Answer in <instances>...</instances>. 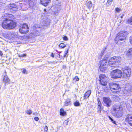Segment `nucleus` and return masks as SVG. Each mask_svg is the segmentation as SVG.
I'll list each match as a JSON object with an SVG mask.
<instances>
[{
  "mask_svg": "<svg viewBox=\"0 0 132 132\" xmlns=\"http://www.w3.org/2000/svg\"><path fill=\"white\" fill-rule=\"evenodd\" d=\"M36 26H35V27H33V29H35V28H36Z\"/></svg>",
  "mask_w": 132,
  "mask_h": 132,
  "instance_id": "obj_53",
  "label": "nucleus"
},
{
  "mask_svg": "<svg viewBox=\"0 0 132 132\" xmlns=\"http://www.w3.org/2000/svg\"><path fill=\"white\" fill-rule=\"evenodd\" d=\"M125 120L129 125L132 126V114L127 115Z\"/></svg>",
  "mask_w": 132,
  "mask_h": 132,
  "instance_id": "obj_11",
  "label": "nucleus"
},
{
  "mask_svg": "<svg viewBox=\"0 0 132 132\" xmlns=\"http://www.w3.org/2000/svg\"><path fill=\"white\" fill-rule=\"evenodd\" d=\"M59 46L61 48H64L66 46L65 44L63 43H60Z\"/></svg>",
  "mask_w": 132,
  "mask_h": 132,
  "instance_id": "obj_26",
  "label": "nucleus"
},
{
  "mask_svg": "<svg viewBox=\"0 0 132 132\" xmlns=\"http://www.w3.org/2000/svg\"><path fill=\"white\" fill-rule=\"evenodd\" d=\"M69 50V48H67V49H66L65 51L64 52V55H63V56L64 57H65L66 56V55L67 54V53L68 52Z\"/></svg>",
  "mask_w": 132,
  "mask_h": 132,
  "instance_id": "obj_31",
  "label": "nucleus"
},
{
  "mask_svg": "<svg viewBox=\"0 0 132 132\" xmlns=\"http://www.w3.org/2000/svg\"><path fill=\"white\" fill-rule=\"evenodd\" d=\"M33 114L35 116H37V112H36L34 113H33Z\"/></svg>",
  "mask_w": 132,
  "mask_h": 132,
  "instance_id": "obj_49",
  "label": "nucleus"
},
{
  "mask_svg": "<svg viewBox=\"0 0 132 132\" xmlns=\"http://www.w3.org/2000/svg\"><path fill=\"white\" fill-rule=\"evenodd\" d=\"M19 4L20 5V6H21V5H22V4Z\"/></svg>",
  "mask_w": 132,
  "mask_h": 132,
  "instance_id": "obj_55",
  "label": "nucleus"
},
{
  "mask_svg": "<svg viewBox=\"0 0 132 132\" xmlns=\"http://www.w3.org/2000/svg\"><path fill=\"white\" fill-rule=\"evenodd\" d=\"M115 10L116 12L118 13H119L121 11V10L118 8H115Z\"/></svg>",
  "mask_w": 132,
  "mask_h": 132,
  "instance_id": "obj_38",
  "label": "nucleus"
},
{
  "mask_svg": "<svg viewBox=\"0 0 132 132\" xmlns=\"http://www.w3.org/2000/svg\"><path fill=\"white\" fill-rule=\"evenodd\" d=\"M101 110V107H98V113H100Z\"/></svg>",
  "mask_w": 132,
  "mask_h": 132,
  "instance_id": "obj_43",
  "label": "nucleus"
},
{
  "mask_svg": "<svg viewBox=\"0 0 132 132\" xmlns=\"http://www.w3.org/2000/svg\"><path fill=\"white\" fill-rule=\"evenodd\" d=\"M50 2L51 0H40L41 3L45 6H47Z\"/></svg>",
  "mask_w": 132,
  "mask_h": 132,
  "instance_id": "obj_17",
  "label": "nucleus"
},
{
  "mask_svg": "<svg viewBox=\"0 0 132 132\" xmlns=\"http://www.w3.org/2000/svg\"><path fill=\"white\" fill-rule=\"evenodd\" d=\"M37 32V30L36 29H35V30L34 31L32 30L31 33L33 35H35L36 34V32Z\"/></svg>",
  "mask_w": 132,
  "mask_h": 132,
  "instance_id": "obj_35",
  "label": "nucleus"
},
{
  "mask_svg": "<svg viewBox=\"0 0 132 132\" xmlns=\"http://www.w3.org/2000/svg\"><path fill=\"white\" fill-rule=\"evenodd\" d=\"M10 80L6 75V72L5 70V75L3 79V82L5 84V85L7 84H9Z\"/></svg>",
  "mask_w": 132,
  "mask_h": 132,
  "instance_id": "obj_13",
  "label": "nucleus"
},
{
  "mask_svg": "<svg viewBox=\"0 0 132 132\" xmlns=\"http://www.w3.org/2000/svg\"><path fill=\"white\" fill-rule=\"evenodd\" d=\"M129 41L130 44L132 45V36L130 37Z\"/></svg>",
  "mask_w": 132,
  "mask_h": 132,
  "instance_id": "obj_44",
  "label": "nucleus"
},
{
  "mask_svg": "<svg viewBox=\"0 0 132 132\" xmlns=\"http://www.w3.org/2000/svg\"><path fill=\"white\" fill-rule=\"evenodd\" d=\"M109 86L111 91L113 93H117L121 90L119 85L113 82L110 83Z\"/></svg>",
  "mask_w": 132,
  "mask_h": 132,
  "instance_id": "obj_3",
  "label": "nucleus"
},
{
  "mask_svg": "<svg viewBox=\"0 0 132 132\" xmlns=\"http://www.w3.org/2000/svg\"><path fill=\"white\" fill-rule=\"evenodd\" d=\"M2 26L5 29L9 30L13 29L16 26V23L12 20L7 18H4Z\"/></svg>",
  "mask_w": 132,
  "mask_h": 132,
  "instance_id": "obj_1",
  "label": "nucleus"
},
{
  "mask_svg": "<svg viewBox=\"0 0 132 132\" xmlns=\"http://www.w3.org/2000/svg\"><path fill=\"white\" fill-rule=\"evenodd\" d=\"M108 117L109 118L110 120H111L112 121V122L114 124H116V122L113 120V119L110 116H108Z\"/></svg>",
  "mask_w": 132,
  "mask_h": 132,
  "instance_id": "obj_40",
  "label": "nucleus"
},
{
  "mask_svg": "<svg viewBox=\"0 0 132 132\" xmlns=\"http://www.w3.org/2000/svg\"><path fill=\"white\" fill-rule=\"evenodd\" d=\"M126 105V103L125 102H121L120 105V108H123Z\"/></svg>",
  "mask_w": 132,
  "mask_h": 132,
  "instance_id": "obj_25",
  "label": "nucleus"
},
{
  "mask_svg": "<svg viewBox=\"0 0 132 132\" xmlns=\"http://www.w3.org/2000/svg\"><path fill=\"white\" fill-rule=\"evenodd\" d=\"M92 6V4L91 1H89L87 3V6L88 8L90 9Z\"/></svg>",
  "mask_w": 132,
  "mask_h": 132,
  "instance_id": "obj_27",
  "label": "nucleus"
},
{
  "mask_svg": "<svg viewBox=\"0 0 132 132\" xmlns=\"http://www.w3.org/2000/svg\"><path fill=\"white\" fill-rule=\"evenodd\" d=\"M123 15H122V16H121V18H122L123 16Z\"/></svg>",
  "mask_w": 132,
  "mask_h": 132,
  "instance_id": "obj_54",
  "label": "nucleus"
},
{
  "mask_svg": "<svg viewBox=\"0 0 132 132\" xmlns=\"http://www.w3.org/2000/svg\"><path fill=\"white\" fill-rule=\"evenodd\" d=\"M121 61L120 57H116L114 56L112 57L109 61V65L111 67H115V65L111 66L112 65H118Z\"/></svg>",
  "mask_w": 132,
  "mask_h": 132,
  "instance_id": "obj_2",
  "label": "nucleus"
},
{
  "mask_svg": "<svg viewBox=\"0 0 132 132\" xmlns=\"http://www.w3.org/2000/svg\"><path fill=\"white\" fill-rule=\"evenodd\" d=\"M8 7L9 9H11V11L12 10L14 11H16L18 9L17 5L13 3H11Z\"/></svg>",
  "mask_w": 132,
  "mask_h": 132,
  "instance_id": "obj_12",
  "label": "nucleus"
},
{
  "mask_svg": "<svg viewBox=\"0 0 132 132\" xmlns=\"http://www.w3.org/2000/svg\"><path fill=\"white\" fill-rule=\"evenodd\" d=\"M48 130V128L46 126H45L44 128V132H47V131Z\"/></svg>",
  "mask_w": 132,
  "mask_h": 132,
  "instance_id": "obj_37",
  "label": "nucleus"
},
{
  "mask_svg": "<svg viewBox=\"0 0 132 132\" xmlns=\"http://www.w3.org/2000/svg\"><path fill=\"white\" fill-rule=\"evenodd\" d=\"M39 119V118L37 117H35L34 118V119L36 121H38Z\"/></svg>",
  "mask_w": 132,
  "mask_h": 132,
  "instance_id": "obj_45",
  "label": "nucleus"
},
{
  "mask_svg": "<svg viewBox=\"0 0 132 132\" xmlns=\"http://www.w3.org/2000/svg\"><path fill=\"white\" fill-rule=\"evenodd\" d=\"M2 55V53L1 51H0V55Z\"/></svg>",
  "mask_w": 132,
  "mask_h": 132,
  "instance_id": "obj_52",
  "label": "nucleus"
},
{
  "mask_svg": "<svg viewBox=\"0 0 132 132\" xmlns=\"http://www.w3.org/2000/svg\"><path fill=\"white\" fill-rule=\"evenodd\" d=\"M125 35L126 33L123 31H121L118 33L116 38L115 42L117 43L118 42L119 40L122 41L125 40L126 38Z\"/></svg>",
  "mask_w": 132,
  "mask_h": 132,
  "instance_id": "obj_6",
  "label": "nucleus"
},
{
  "mask_svg": "<svg viewBox=\"0 0 132 132\" xmlns=\"http://www.w3.org/2000/svg\"><path fill=\"white\" fill-rule=\"evenodd\" d=\"M69 122V121L67 120H65L64 122V123L66 125H67L68 124V122Z\"/></svg>",
  "mask_w": 132,
  "mask_h": 132,
  "instance_id": "obj_42",
  "label": "nucleus"
},
{
  "mask_svg": "<svg viewBox=\"0 0 132 132\" xmlns=\"http://www.w3.org/2000/svg\"><path fill=\"white\" fill-rule=\"evenodd\" d=\"M104 52H105L103 50L102 51L101 53V56H102L104 55Z\"/></svg>",
  "mask_w": 132,
  "mask_h": 132,
  "instance_id": "obj_47",
  "label": "nucleus"
},
{
  "mask_svg": "<svg viewBox=\"0 0 132 132\" xmlns=\"http://www.w3.org/2000/svg\"><path fill=\"white\" fill-rule=\"evenodd\" d=\"M20 8H21V9L23 10H27L26 9H24L23 8V9H22V7H21Z\"/></svg>",
  "mask_w": 132,
  "mask_h": 132,
  "instance_id": "obj_51",
  "label": "nucleus"
},
{
  "mask_svg": "<svg viewBox=\"0 0 132 132\" xmlns=\"http://www.w3.org/2000/svg\"><path fill=\"white\" fill-rule=\"evenodd\" d=\"M28 3L30 8H34L36 5L35 0H28Z\"/></svg>",
  "mask_w": 132,
  "mask_h": 132,
  "instance_id": "obj_14",
  "label": "nucleus"
},
{
  "mask_svg": "<svg viewBox=\"0 0 132 132\" xmlns=\"http://www.w3.org/2000/svg\"><path fill=\"white\" fill-rule=\"evenodd\" d=\"M74 105L76 106H79L80 105V104L78 101H76L74 102Z\"/></svg>",
  "mask_w": 132,
  "mask_h": 132,
  "instance_id": "obj_30",
  "label": "nucleus"
},
{
  "mask_svg": "<svg viewBox=\"0 0 132 132\" xmlns=\"http://www.w3.org/2000/svg\"><path fill=\"white\" fill-rule=\"evenodd\" d=\"M127 22L128 23L132 24V16L127 20Z\"/></svg>",
  "mask_w": 132,
  "mask_h": 132,
  "instance_id": "obj_29",
  "label": "nucleus"
},
{
  "mask_svg": "<svg viewBox=\"0 0 132 132\" xmlns=\"http://www.w3.org/2000/svg\"><path fill=\"white\" fill-rule=\"evenodd\" d=\"M75 79L76 80V81H78L79 80V78H78V76H76L75 78Z\"/></svg>",
  "mask_w": 132,
  "mask_h": 132,
  "instance_id": "obj_46",
  "label": "nucleus"
},
{
  "mask_svg": "<svg viewBox=\"0 0 132 132\" xmlns=\"http://www.w3.org/2000/svg\"><path fill=\"white\" fill-rule=\"evenodd\" d=\"M120 108L119 105L115 104L112 107V111L113 112L118 111L119 110Z\"/></svg>",
  "mask_w": 132,
  "mask_h": 132,
  "instance_id": "obj_15",
  "label": "nucleus"
},
{
  "mask_svg": "<svg viewBox=\"0 0 132 132\" xmlns=\"http://www.w3.org/2000/svg\"><path fill=\"white\" fill-rule=\"evenodd\" d=\"M103 100L105 105L107 107H109L111 105L112 101L109 98L104 97Z\"/></svg>",
  "mask_w": 132,
  "mask_h": 132,
  "instance_id": "obj_9",
  "label": "nucleus"
},
{
  "mask_svg": "<svg viewBox=\"0 0 132 132\" xmlns=\"http://www.w3.org/2000/svg\"><path fill=\"white\" fill-rule=\"evenodd\" d=\"M126 55L129 58L132 57V48L129 49L127 52Z\"/></svg>",
  "mask_w": 132,
  "mask_h": 132,
  "instance_id": "obj_16",
  "label": "nucleus"
},
{
  "mask_svg": "<svg viewBox=\"0 0 132 132\" xmlns=\"http://www.w3.org/2000/svg\"><path fill=\"white\" fill-rule=\"evenodd\" d=\"M60 5L59 4H56V9H57V11H59L60 10Z\"/></svg>",
  "mask_w": 132,
  "mask_h": 132,
  "instance_id": "obj_33",
  "label": "nucleus"
},
{
  "mask_svg": "<svg viewBox=\"0 0 132 132\" xmlns=\"http://www.w3.org/2000/svg\"><path fill=\"white\" fill-rule=\"evenodd\" d=\"M112 113L113 115L116 117H120L122 116V114L120 111L117 112V113H115L112 111Z\"/></svg>",
  "mask_w": 132,
  "mask_h": 132,
  "instance_id": "obj_18",
  "label": "nucleus"
},
{
  "mask_svg": "<svg viewBox=\"0 0 132 132\" xmlns=\"http://www.w3.org/2000/svg\"><path fill=\"white\" fill-rule=\"evenodd\" d=\"M12 35H13L12 33L11 32H9L4 34V36L5 37L9 39V38H10V37Z\"/></svg>",
  "mask_w": 132,
  "mask_h": 132,
  "instance_id": "obj_21",
  "label": "nucleus"
},
{
  "mask_svg": "<svg viewBox=\"0 0 132 132\" xmlns=\"http://www.w3.org/2000/svg\"><path fill=\"white\" fill-rule=\"evenodd\" d=\"M71 103L70 99H67L65 102V105L66 106H67L71 105Z\"/></svg>",
  "mask_w": 132,
  "mask_h": 132,
  "instance_id": "obj_23",
  "label": "nucleus"
},
{
  "mask_svg": "<svg viewBox=\"0 0 132 132\" xmlns=\"http://www.w3.org/2000/svg\"><path fill=\"white\" fill-rule=\"evenodd\" d=\"M123 77L127 78L130 77L131 73V70L130 68L128 67H125L123 68Z\"/></svg>",
  "mask_w": 132,
  "mask_h": 132,
  "instance_id": "obj_7",
  "label": "nucleus"
},
{
  "mask_svg": "<svg viewBox=\"0 0 132 132\" xmlns=\"http://www.w3.org/2000/svg\"><path fill=\"white\" fill-rule=\"evenodd\" d=\"M106 47H104L103 48V51H104V52L106 50Z\"/></svg>",
  "mask_w": 132,
  "mask_h": 132,
  "instance_id": "obj_50",
  "label": "nucleus"
},
{
  "mask_svg": "<svg viewBox=\"0 0 132 132\" xmlns=\"http://www.w3.org/2000/svg\"><path fill=\"white\" fill-rule=\"evenodd\" d=\"M112 0H108L106 3L107 5H108L109 6L111 4L112 2Z\"/></svg>",
  "mask_w": 132,
  "mask_h": 132,
  "instance_id": "obj_32",
  "label": "nucleus"
},
{
  "mask_svg": "<svg viewBox=\"0 0 132 132\" xmlns=\"http://www.w3.org/2000/svg\"><path fill=\"white\" fill-rule=\"evenodd\" d=\"M108 57V56L105 57L104 59L100 62V71L102 72H104L105 70L107 69V67L108 63L107 60Z\"/></svg>",
  "mask_w": 132,
  "mask_h": 132,
  "instance_id": "obj_4",
  "label": "nucleus"
},
{
  "mask_svg": "<svg viewBox=\"0 0 132 132\" xmlns=\"http://www.w3.org/2000/svg\"><path fill=\"white\" fill-rule=\"evenodd\" d=\"M122 74V72L119 69L113 70L111 73V77L115 79L121 78Z\"/></svg>",
  "mask_w": 132,
  "mask_h": 132,
  "instance_id": "obj_5",
  "label": "nucleus"
},
{
  "mask_svg": "<svg viewBox=\"0 0 132 132\" xmlns=\"http://www.w3.org/2000/svg\"><path fill=\"white\" fill-rule=\"evenodd\" d=\"M63 39L67 41L68 40V38L66 36H64L63 37Z\"/></svg>",
  "mask_w": 132,
  "mask_h": 132,
  "instance_id": "obj_41",
  "label": "nucleus"
},
{
  "mask_svg": "<svg viewBox=\"0 0 132 132\" xmlns=\"http://www.w3.org/2000/svg\"><path fill=\"white\" fill-rule=\"evenodd\" d=\"M132 63V62H131Z\"/></svg>",
  "mask_w": 132,
  "mask_h": 132,
  "instance_id": "obj_56",
  "label": "nucleus"
},
{
  "mask_svg": "<svg viewBox=\"0 0 132 132\" xmlns=\"http://www.w3.org/2000/svg\"><path fill=\"white\" fill-rule=\"evenodd\" d=\"M29 30L27 25L24 24L21 25L19 29V32L21 34H25L27 33Z\"/></svg>",
  "mask_w": 132,
  "mask_h": 132,
  "instance_id": "obj_8",
  "label": "nucleus"
},
{
  "mask_svg": "<svg viewBox=\"0 0 132 132\" xmlns=\"http://www.w3.org/2000/svg\"><path fill=\"white\" fill-rule=\"evenodd\" d=\"M26 54H19L18 55V56L20 57H22L26 56Z\"/></svg>",
  "mask_w": 132,
  "mask_h": 132,
  "instance_id": "obj_34",
  "label": "nucleus"
},
{
  "mask_svg": "<svg viewBox=\"0 0 132 132\" xmlns=\"http://www.w3.org/2000/svg\"><path fill=\"white\" fill-rule=\"evenodd\" d=\"M22 72L23 73H26L27 74V71H26V69H23L22 70Z\"/></svg>",
  "mask_w": 132,
  "mask_h": 132,
  "instance_id": "obj_36",
  "label": "nucleus"
},
{
  "mask_svg": "<svg viewBox=\"0 0 132 132\" xmlns=\"http://www.w3.org/2000/svg\"><path fill=\"white\" fill-rule=\"evenodd\" d=\"M51 56L52 57H54V56L53 54V53H52L51 55Z\"/></svg>",
  "mask_w": 132,
  "mask_h": 132,
  "instance_id": "obj_48",
  "label": "nucleus"
},
{
  "mask_svg": "<svg viewBox=\"0 0 132 132\" xmlns=\"http://www.w3.org/2000/svg\"><path fill=\"white\" fill-rule=\"evenodd\" d=\"M60 114L61 116H64L66 115V112L64 111L63 109H61L60 111Z\"/></svg>",
  "mask_w": 132,
  "mask_h": 132,
  "instance_id": "obj_24",
  "label": "nucleus"
},
{
  "mask_svg": "<svg viewBox=\"0 0 132 132\" xmlns=\"http://www.w3.org/2000/svg\"><path fill=\"white\" fill-rule=\"evenodd\" d=\"M97 100L98 101V107H101V102L99 100V99H97Z\"/></svg>",
  "mask_w": 132,
  "mask_h": 132,
  "instance_id": "obj_39",
  "label": "nucleus"
},
{
  "mask_svg": "<svg viewBox=\"0 0 132 132\" xmlns=\"http://www.w3.org/2000/svg\"><path fill=\"white\" fill-rule=\"evenodd\" d=\"M108 79L107 80L103 79L102 80V81L101 82V80H100V83L102 85H105L107 84Z\"/></svg>",
  "mask_w": 132,
  "mask_h": 132,
  "instance_id": "obj_22",
  "label": "nucleus"
},
{
  "mask_svg": "<svg viewBox=\"0 0 132 132\" xmlns=\"http://www.w3.org/2000/svg\"><path fill=\"white\" fill-rule=\"evenodd\" d=\"M99 78L100 80H101V82L102 81V80H107L108 79L107 77H106L105 75L103 74L100 75Z\"/></svg>",
  "mask_w": 132,
  "mask_h": 132,
  "instance_id": "obj_20",
  "label": "nucleus"
},
{
  "mask_svg": "<svg viewBox=\"0 0 132 132\" xmlns=\"http://www.w3.org/2000/svg\"><path fill=\"white\" fill-rule=\"evenodd\" d=\"M132 88V86L129 84H127L125 87L124 92L126 94H128L131 92Z\"/></svg>",
  "mask_w": 132,
  "mask_h": 132,
  "instance_id": "obj_10",
  "label": "nucleus"
},
{
  "mask_svg": "<svg viewBox=\"0 0 132 132\" xmlns=\"http://www.w3.org/2000/svg\"><path fill=\"white\" fill-rule=\"evenodd\" d=\"M91 93V90H88L85 94L84 96V99H86L90 95Z\"/></svg>",
  "mask_w": 132,
  "mask_h": 132,
  "instance_id": "obj_19",
  "label": "nucleus"
},
{
  "mask_svg": "<svg viewBox=\"0 0 132 132\" xmlns=\"http://www.w3.org/2000/svg\"><path fill=\"white\" fill-rule=\"evenodd\" d=\"M26 112L28 114L30 115L32 113V112L29 109H28L27 110Z\"/></svg>",
  "mask_w": 132,
  "mask_h": 132,
  "instance_id": "obj_28",
  "label": "nucleus"
}]
</instances>
